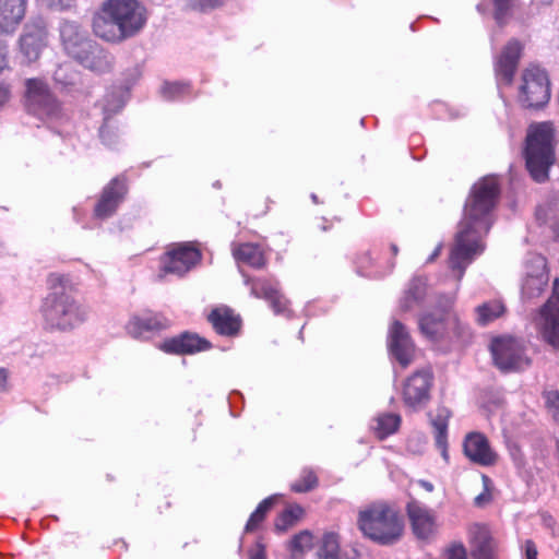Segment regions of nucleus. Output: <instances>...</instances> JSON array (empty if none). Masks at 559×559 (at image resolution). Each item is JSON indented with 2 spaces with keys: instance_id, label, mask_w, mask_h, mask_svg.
Returning a JSON list of instances; mask_svg holds the SVG:
<instances>
[{
  "instance_id": "34",
  "label": "nucleus",
  "mask_w": 559,
  "mask_h": 559,
  "mask_svg": "<svg viewBox=\"0 0 559 559\" xmlns=\"http://www.w3.org/2000/svg\"><path fill=\"white\" fill-rule=\"evenodd\" d=\"M492 15L499 26H504L513 14L519 0H491Z\"/></svg>"
},
{
  "instance_id": "47",
  "label": "nucleus",
  "mask_w": 559,
  "mask_h": 559,
  "mask_svg": "<svg viewBox=\"0 0 559 559\" xmlns=\"http://www.w3.org/2000/svg\"><path fill=\"white\" fill-rule=\"evenodd\" d=\"M9 371L5 368H0V393L8 391Z\"/></svg>"
},
{
  "instance_id": "54",
  "label": "nucleus",
  "mask_w": 559,
  "mask_h": 559,
  "mask_svg": "<svg viewBox=\"0 0 559 559\" xmlns=\"http://www.w3.org/2000/svg\"><path fill=\"white\" fill-rule=\"evenodd\" d=\"M106 478H107V480H109V481L115 480V477H114V476H111V475H109V474H107V475H106Z\"/></svg>"
},
{
  "instance_id": "56",
  "label": "nucleus",
  "mask_w": 559,
  "mask_h": 559,
  "mask_svg": "<svg viewBox=\"0 0 559 559\" xmlns=\"http://www.w3.org/2000/svg\"><path fill=\"white\" fill-rule=\"evenodd\" d=\"M269 206L263 211V214L267 213Z\"/></svg>"
},
{
  "instance_id": "5",
  "label": "nucleus",
  "mask_w": 559,
  "mask_h": 559,
  "mask_svg": "<svg viewBox=\"0 0 559 559\" xmlns=\"http://www.w3.org/2000/svg\"><path fill=\"white\" fill-rule=\"evenodd\" d=\"M357 527L374 544L391 546L402 538L405 525L396 507L386 501H374L358 511Z\"/></svg>"
},
{
  "instance_id": "15",
  "label": "nucleus",
  "mask_w": 559,
  "mask_h": 559,
  "mask_svg": "<svg viewBox=\"0 0 559 559\" xmlns=\"http://www.w3.org/2000/svg\"><path fill=\"white\" fill-rule=\"evenodd\" d=\"M388 348L402 368L408 367L414 360L416 345L406 325L399 320H394L390 324Z\"/></svg>"
},
{
  "instance_id": "9",
  "label": "nucleus",
  "mask_w": 559,
  "mask_h": 559,
  "mask_svg": "<svg viewBox=\"0 0 559 559\" xmlns=\"http://www.w3.org/2000/svg\"><path fill=\"white\" fill-rule=\"evenodd\" d=\"M420 333L431 342L452 341L463 334V326L451 310L425 313L418 319Z\"/></svg>"
},
{
  "instance_id": "37",
  "label": "nucleus",
  "mask_w": 559,
  "mask_h": 559,
  "mask_svg": "<svg viewBox=\"0 0 559 559\" xmlns=\"http://www.w3.org/2000/svg\"><path fill=\"white\" fill-rule=\"evenodd\" d=\"M313 546V536L309 531L296 534L289 542V549L293 552L302 554Z\"/></svg>"
},
{
  "instance_id": "16",
  "label": "nucleus",
  "mask_w": 559,
  "mask_h": 559,
  "mask_svg": "<svg viewBox=\"0 0 559 559\" xmlns=\"http://www.w3.org/2000/svg\"><path fill=\"white\" fill-rule=\"evenodd\" d=\"M206 320L217 335L227 338L239 336L243 325L240 313L226 305L212 308Z\"/></svg>"
},
{
  "instance_id": "41",
  "label": "nucleus",
  "mask_w": 559,
  "mask_h": 559,
  "mask_svg": "<svg viewBox=\"0 0 559 559\" xmlns=\"http://www.w3.org/2000/svg\"><path fill=\"white\" fill-rule=\"evenodd\" d=\"M190 90V85L187 83H166L163 87V93L165 97L173 99L176 98L185 93H188Z\"/></svg>"
},
{
  "instance_id": "18",
  "label": "nucleus",
  "mask_w": 559,
  "mask_h": 559,
  "mask_svg": "<svg viewBox=\"0 0 559 559\" xmlns=\"http://www.w3.org/2000/svg\"><path fill=\"white\" fill-rule=\"evenodd\" d=\"M465 456L479 466H492L498 461V454L491 449L487 437L477 431L469 432L463 441Z\"/></svg>"
},
{
  "instance_id": "19",
  "label": "nucleus",
  "mask_w": 559,
  "mask_h": 559,
  "mask_svg": "<svg viewBox=\"0 0 559 559\" xmlns=\"http://www.w3.org/2000/svg\"><path fill=\"white\" fill-rule=\"evenodd\" d=\"M405 510L414 535L419 539H428L436 531L433 512L414 498L407 502Z\"/></svg>"
},
{
  "instance_id": "28",
  "label": "nucleus",
  "mask_w": 559,
  "mask_h": 559,
  "mask_svg": "<svg viewBox=\"0 0 559 559\" xmlns=\"http://www.w3.org/2000/svg\"><path fill=\"white\" fill-rule=\"evenodd\" d=\"M475 312L477 324L486 326L495 320L503 317L507 312V307L501 300L492 299L477 306Z\"/></svg>"
},
{
  "instance_id": "13",
  "label": "nucleus",
  "mask_w": 559,
  "mask_h": 559,
  "mask_svg": "<svg viewBox=\"0 0 559 559\" xmlns=\"http://www.w3.org/2000/svg\"><path fill=\"white\" fill-rule=\"evenodd\" d=\"M128 191V181L124 176L112 178L100 192L94 206V217L97 219H106L112 216L126 199Z\"/></svg>"
},
{
  "instance_id": "49",
  "label": "nucleus",
  "mask_w": 559,
  "mask_h": 559,
  "mask_svg": "<svg viewBox=\"0 0 559 559\" xmlns=\"http://www.w3.org/2000/svg\"><path fill=\"white\" fill-rule=\"evenodd\" d=\"M8 67V53L4 46L0 45V73Z\"/></svg>"
},
{
  "instance_id": "50",
  "label": "nucleus",
  "mask_w": 559,
  "mask_h": 559,
  "mask_svg": "<svg viewBox=\"0 0 559 559\" xmlns=\"http://www.w3.org/2000/svg\"><path fill=\"white\" fill-rule=\"evenodd\" d=\"M418 485L428 492H431L435 489V486L428 480L420 479L418 480Z\"/></svg>"
},
{
  "instance_id": "43",
  "label": "nucleus",
  "mask_w": 559,
  "mask_h": 559,
  "mask_svg": "<svg viewBox=\"0 0 559 559\" xmlns=\"http://www.w3.org/2000/svg\"><path fill=\"white\" fill-rule=\"evenodd\" d=\"M542 307L559 308V278L552 282V292L547 301Z\"/></svg>"
},
{
  "instance_id": "40",
  "label": "nucleus",
  "mask_w": 559,
  "mask_h": 559,
  "mask_svg": "<svg viewBox=\"0 0 559 559\" xmlns=\"http://www.w3.org/2000/svg\"><path fill=\"white\" fill-rule=\"evenodd\" d=\"M185 7L190 10L205 11L215 9L224 3L225 0H182Z\"/></svg>"
},
{
  "instance_id": "24",
  "label": "nucleus",
  "mask_w": 559,
  "mask_h": 559,
  "mask_svg": "<svg viewBox=\"0 0 559 559\" xmlns=\"http://www.w3.org/2000/svg\"><path fill=\"white\" fill-rule=\"evenodd\" d=\"M231 254L237 262L247 264L253 269H263L267 264L265 252L259 243L233 242Z\"/></svg>"
},
{
  "instance_id": "4",
  "label": "nucleus",
  "mask_w": 559,
  "mask_h": 559,
  "mask_svg": "<svg viewBox=\"0 0 559 559\" xmlns=\"http://www.w3.org/2000/svg\"><path fill=\"white\" fill-rule=\"evenodd\" d=\"M59 32L66 53L83 68L98 74L112 70L114 56L102 44L92 39L81 24L66 20L60 24Z\"/></svg>"
},
{
  "instance_id": "11",
  "label": "nucleus",
  "mask_w": 559,
  "mask_h": 559,
  "mask_svg": "<svg viewBox=\"0 0 559 559\" xmlns=\"http://www.w3.org/2000/svg\"><path fill=\"white\" fill-rule=\"evenodd\" d=\"M433 373L430 368L419 369L407 377L402 386L404 405L413 412L424 408L430 401Z\"/></svg>"
},
{
  "instance_id": "27",
  "label": "nucleus",
  "mask_w": 559,
  "mask_h": 559,
  "mask_svg": "<svg viewBox=\"0 0 559 559\" xmlns=\"http://www.w3.org/2000/svg\"><path fill=\"white\" fill-rule=\"evenodd\" d=\"M166 328L165 321L157 314L146 313L134 316L127 324V332L134 338H140L146 333L157 332Z\"/></svg>"
},
{
  "instance_id": "32",
  "label": "nucleus",
  "mask_w": 559,
  "mask_h": 559,
  "mask_svg": "<svg viewBox=\"0 0 559 559\" xmlns=\"http://www.w3.org/2000/svg\"><path fill=\"white\" fill-rule=\"evenodd\" d=\"M251 285V293L257 298H263L266 301L273 297L278 289V283L272 278L255 277L249 281Z\"/></svg>"
},
{
  "instance_id": "52",
  "label": "nucleus",
  "mask_w": 559,
  "mask_h": 559,
  "mask_svg": "<svg viewBox=\"0 0 559 559\" xmlns=\"http://www.w3.org/2000/svg\"><path fill=\"white\" fill-rule=\"evenodd\" d=\"M551 228H552L555 236L557 238H559V217L554 222Z\"/></svg>"
},
{
  "instance_id": "31",
  "label": "nucleus",
  "mask_w": 559,
  "mask_h": 559,
  "mask_svg": "<svg viewBox=\"0 0 559 559\" xmlns=\"http://www.w3.org/2000/svg\"><path fill=\"white\" fill-rule=\"evenodd\" d=\"M276 498H277V496H275V495L274 496H270V497L263 499L258 504V507L250 514V516H249V519H248V521L246 523L245 531L247 533L255 532L261 526V524L264 522V520L266 518L267 512L274 506V503L276 501Z\"/></svg>"
},
{
  "instance_id": "45",
  "label": "nucleus",
  "mask_w": 559,
  "mask_h": 559,
  "mask_svg": "<svg viewBox=\"0 0 559 559\" xmlns=\"http://www.w3.org/2000/svg\"><path fill=\"white\" fill-rule=\"evenodd\" d=\"M492 499V496L488 488H485L483 492L477 495L474 498V504L478 508H483L484 506L488 504Z\"/></svg>"
},
{
  "instance_id": "48",
  "label": "nucleus",
  "mask_w": 559,
  "mask_h": 559,
  "mask_svg": "<svg viewBox=\"0 0 559 559\" xmlns=\"http://www.w3.org/2000/svg\"><path fill=\"white\" fill-rule=\"evenodd\" d=\"M10 98V87L9 85L0 82V106L5 104Z\"/></svg>"
},
{
  "instance_id": "23",
  "label": "nucleus",
  "mask_w": 559,
  "mask_h": 559,
  "mask_svg": "<svg viewBox=\"0 0 559 559\" xmlns=\"http://www.w3.org/2000/svg\"><path fill=\"white\" fill-rule=\"evenodd\" d=\"M28 0H0V34H13L25 17Z\"/></svg>"
},
{
  "instance_id": "14",
  "label": "nucleus",
  "mask_w": 559,
  "mask_h": 559,
  "mask_svg": "<svg viewBox=\"0 0 559 559\" xmlns=\"http://www.w3.org/2000/svg\"><path fill=\"white\" fill-rule=\"evenodd\" d=\"M48 29L44 17H32L24 26L20 37V48L24 57L29 61L39 59L41 50L47 46Z\"/></svg>"
},
{
  "instance_id": "22",
  "label": "nucleus",
  "mask_w": 559,
  "mask_h": 559,
  "mask_svg": "<svg viewBox=\"0 0 559 559\" xmlns=\"http://www.w3.org/2000/svg\"><path fill=\"white\" fill-rule=\"evenodd\" d=\"M522 45L518 39L509 40L495 63V72L506 84H511L519 66Z\"/></svg>"
},
{
  "instance_id": "12",
  "label": "nucleus",
  "mask_w": 559,
  "mask_h": 559,
  "mask_svg": "<svg viewBox=\"0 0 559 559\" xmlns=\"http://www.w3.org/2000/svg\"><path fill=\"white\" fill-rule=\"evenodd\" d=\"M25 105L29 111L39 116L57 117L61 111V105L48 83L37 78L25 81Z\"/></svg>"
},
{
  "instance_id": "6",
  "label": "nucleus",
  "mask_w": 559,
  "mask_h": 559,
  "mask_svg": "<svg viewBox=\"0 0 559 559\" xmlns=\"http://www.w3.org/2000/svg\"><path fill=\"white\" fill-rule=\"evenodd\" d=\"M524 155L533 180L539 183L548 180L549 169L556 160L552 122L544 121L528 127Z\"/></svg>"
},
{
  "instance_id": "51",
  "label": "nucleus",
  "mask_w": 559,
  "mask_h": 559,
  "mask_svg": "<svg viewBox=\"0 0 559 559\" xmlns=\"http://www.w3.org/2000/svg\"><path fill=\"white\" fill-rule=\"evenodd\" d=\"M441 250H442V243H439V245L435 248V250H433V252L431 253V255L428 258V262H432V261H435V260L440 255Z\"/></svg>"
},
{
  "instance_id": "30",
  "label": "nucleus",
  "mask_w": 559,
  "mask_h": 559,
  "mask_svg": "<svg viewBox=\"0 0 559 559\" xmlns=\"http://www.w3.org/2000/svg\"><path fill=\"white\" fill-rule=\"evenodd\" d=\"M548 284V275L540 273L527 275L522 284V297L527 300L538 298Z\"/></svg>"
},
{
  "instance_id": "2",
  "label": "nucleus",
  "mask_w": 559,
  "mask_h": 559,
  "mask_svg": "<svg viewBox=\"0 0 559 559\" xmlns=\"http://www.w3.org/2000/svg\"><path fill=\"white\" fill-rule=\"evenodd\" d=\"M148 11L140 0H103L94 11V36L109 45H120L138 36L145 27Z\"/></svg>"
},
{
  "instance_id": "39",
  "label": "nucleus",
  "mask_w": 559,
  "mask_h": 559,
  "mask_svg": "<svg viewBox=\"0 0 559 559\" xmlns=\"http://www.w3.org/2000/svg\"><path fill=\"white\" fill-rule=\"evenodd\" d=\"M267 301L276 314H287L290 312L289 301L281 292H277Z\"/></svg>"
},
{
  "instance_id": "7",
  "label": "nucleus",
  "mask_w": 559,
  "mask_h": 559,
  "mask_svg": "<svg viewBox=\"0 0 559 559\" xmlns=\"http://www.w3.org/2000/svg\"><path fill=\"white\" fill-rule=\"evenodd\" d=\"M550 99V81L545 70L532 66L526 68L521 75L518 100L527 109H540Z\"/></svg>"
},
{
  "instance_id": "38",
  "label": "nucleus",
  "mask_w": 559,
  "mask_h": 559,
  "mask_svg": "<svg viewBox=\"0 0 559 559\" xmlns=\"http://www.w3.org/2000/svg\"><path fill=\"white\" fill-rule=\"evenodd\" d=\"M545 407L551 419L559 426V391L549 390L543 392Z\"/></svg>"
},
{
  "instance_id": "33",
  "label": "nucleus",
  "mask_w": 559,
  "mask_h": 559,
  "mask_svg": "<svg viewBox=\"0 0 559 559\" xmlns=\"http://www.w3.org/2000/svg\"><path fill=\"white\" fill-rule=\"evenodd\" d=\"M304 509L298 506H290L286 508L274 522L275 530L278 532H286L288 528L293 527L298 520L302 516Z\"/></svg>"
},
{
  "instance_id": "42",
  "label": "nucleus",
  "mask_w": 559,
  "mask_h": 559,
  "mask_svg": "<svg viewBox=\"0 0 559 559\" xmlns=\"http://www.w3.org/2000/svg\"><path fill=\"white\" fill-rule=\"evenodd\" d=\"M447 559H467V551L463 543L453 542L445 550Z\"/></svg>"
},
{
  "instance_id": "53",
  "label": "nucleus",
  "mask_w": 559,
  "mask_h": 559,
  "mask_svg": "<svg viewBox=\"0 0 559 559\" xmlns=\"http://www.w3.org/2000/svg\"><path fill=\"white\" fill-rule=\"evenodd\" d=\"M392 257L395 258L399 254V247L395 243L390 245Z\"/></svg>"
},
{
  "instance_id": "44",
  "label": "nucleus",
  "mask_w": 559,
  "mask_h": 559,
  "mask_svg": "<svg viewBox=\"0 0 559 559\" xmlns=\"http://www.w3.org/2000/svg\"><path fill=\"white\" fill-rule=\"evenodd\" d=\"M525 559H538V550L536 544L532 539L524 543Z\"/></svg>"
},
{
  "instance_id": "25",
  "label": "nucleus",
  "mask_w": 559,
  "mask_h": 559,
  "mask_svg": "<svg viewBox=\"0 0 559 559\" xmlns=\"http://www.w3.org/2000/svg\"><path fill=\"white\" fill-rule=\"evenodd\" d=\"M431 419L430 424L433 428V436L436 441V447L440 450L442 457L444 461H449V452H448V428L449 420L451 417V411L445 406H438L436 413L429 414Z\"/></svg>"
},
{
  "instance_id": "8",
  "label": "nucleus",
  "mask_w": 559,
  "mask_h": 559,
  "mask_svg": "<svg viewBox=\"0 0 559 559\" xmlns=\"http://www.w3.org/2000/svg\"><path fill=\"white\" fill-rule=\"evenodd\" d=\"M490 352L495 365L503 372L522 371L532 364L524 343L511 335L493 337L490 343Z\"/></svg>"
},
{
  "instance_id": "46",
  "label": "nucleus",
  "mask_w": 559,
  "mask_h": 559,
  "mask_svg": "<svg viewBox=\"0 0 559 559\" xmlns=\"http://www.w3.org/2000/svg\"><path fill=\"white\" fill-rule=\"evenodd\" d=\"M249 559H266L265 547L258 543L254 548L249 550Z\"/></svg>"
},
{
  "instance_id": "55",
  "label": "nucleus",
  "mask_w": 559,
  "mask_h": 559,
  "mask_svg": "<svg viewBox=\"0 0 559 559\" xmlns=\"http://www.w3.org/2000/svg\"><path fill=\"white\" fill-rule=\"evenodd\" d=\"M364 258L369 259V253H365Z\"/></svg>"
},
{
  "instance_id": "26",
  "label": "nucleus",
  "mask_w": 559,
  "mask_h": 559,
  "mask_svg": "<svg viewBox=\"0 0 559 559\" xmlns=\"http://www.w3.org/2000/svg\"><path fill=\"white\" fill-rule=\"evenodd\" d=\"M427 287L428 285L425 278H413L400 300V311L407 313L420 308L427 296Z\"/></svg>"
},
{
  "instance_id": "3",
  "label": "nucleus",
  "mask_w": 559,
  "mask_h": 559,
  "mask_svg": "<svg viewBox=\"0 0 559 559\" xmlns=\"http://www.w3.org/2000/svg\"><path fill=\"white\" fill-rule=\"evenodd\" d=\"M47 286L49 293L39 309L47 330H72L86 320L85 308L71 295L74 285L68 275L49 274Z\"/></svg>"
},
{
  "instance_id": "36",
  "label": "nucleus",
  "mask_w": 559,
  "mask_h": 559,
  "mask_svg": "<svg viewBox=\"0 0 559 559\" xmlns=\"http://www.w3.org/2000/svg\"><path fill=\"white\" fill-rule=\"evenodd\" d=\"M318 486V477L312 471H304L299 479L290 485L294 492H308Z\"/></svg>"
},
{
  "instance_id": "17",
  "label": "nucleus",
  "mask_w": 559,
  "mask_h": 559,
  "mask_svg": "<svg viewBox=\"0 0 559 559\" xmlns=\"http://www.w3.org/2000/svg\"><path fill=\"white\" fill-rule=\"evenodd\" d=\"M158 348L170 355H193L212 348V343L197 333L182 332L164 340Z\"/></svg>"
},
{
  "instance_id": "21",
  "label": "nucleus",
  "mask_w": 559,
  "mask_h": 559,
  "mask_svg": "<svg viewBox=\"0 0 559 559\" xmlns=\"http://www.w3.org/2000/svg\"><path fill=\"white\" fill-rule=\"evenodd\" d=\"M536 331L544 343L559 350V308L540 307L534 317Z\"/></svg>"
},
{
  "instance_id": "10",
  "label": "nucleus",
  "mask_w": 559,
  "mask_h": 559,
  "mask_svg": "<svg viewBox=\"0 0 559 559\" xmlns=\"http://www.w3.org/2000/svg\"><path fill=\"white\" fill-rule=\"evenodd\" d=\"M202 260V252L197 243L183 242L168 249L159 259L160 276L168 274L182 276Z\"/></svg>"
},
{
  "instance_id": "29",
  "label": "nucleus",
  "mask_w": 559,
  "mask_h": 559,
  "mask_svg": "<svg viewBox=\"0 0 559 559\" xmlns=\"http://www.w3.org/2000/svg\"><path fill=\"white\" fill-rule=\"evenodd\" d=\"M376 425L373 427L376 436L383 440L386 437L396 432L401 426L402 418L397 414L393 413H383L380 414L376 419Z\"/></svg>"
},
{
  "instance_id": "1",
  "label": "nucleus",
  "mask_w": 559,
  "mask_h": 559,
  "mask_svg": "<svg viewBox=\"0 0 559 559\" xmlns=\"http://www.w3.org/2000/svg\"><path fill=\"white\" fill-rule=\"evenodd\" d=\"M499 195L500 186L493 176L483 177L471 188L449 257L450 269L457 273V281L462 280L466 267L485 249L481 236L488 234L492 225L491 213Z\"/></svg>"
},
{
  "instance_id": "20",
  "label": "nucleus",
  "mask_w": 559,
  "mask_h": 559,
  "mask_svg": "<svg viewBox=\"0 0 559 559\" xmlns=\"http://www.w3.org/2000/svg\"><path fill=\"white\" fill-rule=\"evenodd\" d=\"M467 533L473 559H498V546L487 524L474 523Z\"/></svg>"
},
{
  "instance_id": "35",
  "label": "nucleus",
  "mask_w": 559,
  "mask_h": 559,
  "mask_svg": "<svg viewBox=\"0 0 559 559\" xmlns=\"http://www.w3.org/2000/svg\"><path fill=\"white\" fill-rule=\"evenodd\" d=\"M317 559H340L338 536L335 533H325L322 545L318 550Z\"/></svg>"
}]
</instances>
